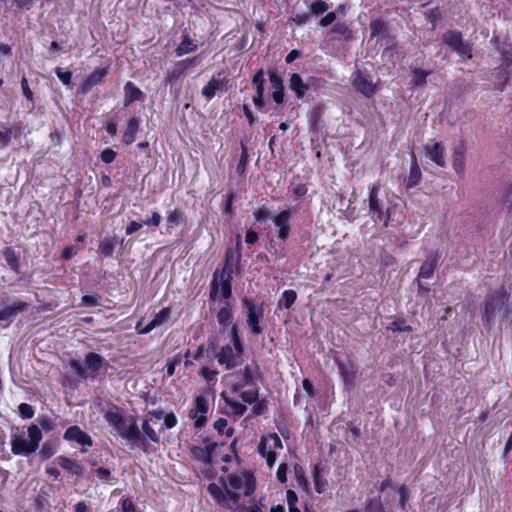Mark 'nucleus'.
I'll return each instance as SVG.
<instances>
[{"instance_id":"obj_50","label":"nucleus","mask_w":512,"mask_h":512,"mask_svg":"<svg viewBox=\"0 0 512 512\" xmlns=\"http://www.w3.org/2000/svg\"><path fill=\"white\" fill-rule=\"evenodd\" d=\"M429 75V72L422 70V69H416L413 72L412 82L414 85H421L426 82V77Z\"/></svg>"},{"instance_id":"obj_28","label":"nucleus","mask_w":512,"mask_h":512,"mask_svg":"<svg viewBox=\"0 0 512 512\" xmlns=\"http://www.w3.org/2000/svg\"><path fill=\"white\" fill-rule=\"evenodd\" d=\"M289 87L292 91L295 92L297 98L301 99L305 95L308 90V85H306L300 75L297 73H293L289 79Z\"/></svg>"},{"instance_id":"obj_7","label":"nucleus","mask_w":512,"mask_h":512,"mask_svg":"<svg viewBox=\"0 0 512 512\" xmlns=\"http://www.w3.org/2000/svg\"><path fill=\"white\" fill-rule=\"evenodd\" d=\"M442 42L456 52L462 59H470L472 57V49L470 45L464 42L461 33L449 30L442 34Z\"/></svg>"},{"instance_id":"obj_20","label":"nucleus","mask_w":512,"mask_h":512,"mask_svg":"<svg viewBox=\"0 0 512 512\" xmlns=\"http://www.w3.org/2000/svg\"><path fill=\"white\" fill-rule=\"evenodd\" d=\"M353 86L365 96H371L374 93V84L366 79L359 71L353 74Z\"/></svg>"},{"instance_id":"obj_23","label":"nucleus","mask_w":512,"mask_h":512,"mask_svg":"<svg viewBox=\"0 0 512 512\" xmlns=\"http://www.w3.org/2000/svg\"><path fill=\"white\" fill-rule=\"evenodd\" d=\"M198 63L199 62L196 58L185 59L175 63L171 72L169 73V78L177 79L183 76L188 68L196 66Z\"/></svg>"},{"instance_id":"obj_34","label":"nucleus","mask_w":512,"mask_h":512,"mask_svg":"<svg viewBox=\"0 0 512 512\" xmlns=\"http://www.w3.org/2000/svg\"><path fill=\"white\" fill-rule=\"evenodd\" d=\"M436 257L434 258H428L425 260L420 268L417 281H422L424 279H428L433 275L435 264H436Z\"/></svg>"},{"instance_id":"obj_3","label":"nucleus","mask_w":512,"mask_h":512,"mask_svg":"<svg viewBox=\"0 0 512 512\" xmlns=\"http://www.w3.org/2000/svg\"><path fill=\"white\" fill-rule=\"evenodd\" d=\"M42 431L36 424L23 428L14 427L11 432V451L14 455L29 456L36 452L42 440Z\"/></svg>"},{"instance_id":"obj_51","label":"nucleus","mask_w":512,"mask_h":512,"mask_svg":"<svg viewBox=\"0 0 512 512\" xmlns=\"http://www.w3.org/2000/svg\"><path fill=\"white\" fill-rule=\"evenodd\" d=\"M19 414L24 419H31L34 416V409L27 403H21L18 407Z\"/></svg>"},{"instance_id":"obj_64","label":"nucleus","mask_w":512,"mask_h":512,"mask_svg":"<svg viewBox=\"0 0 512 512\" xmlns=\"http://www.w3.org/2000/svg\"><path fill=\"white\" fill-rule=\"evenodd\" d=\"M82 302L86 306H95V305H98V303H99L98 297L96 295H84L82 297Z\"/></svg>"},{"instance_id":"obj_17","label":"nucleus","mask_w":512,"mask_h":512,"mask_svg":"<svg viewBox=\"0 0 512 512\" xmlns=\"http://www.w3.org/2000/svg\"><path fill=\"white\" fill-rule=\"evenodd\" d=\"M64 438L68 441H75L80 445L92 446L93 444L91 437L78 426L69 427L64 433Z\"/></svg>"},{"instance_id":"obj_15","label":"nucleus","mask_w":512,"mask_h":512,"mask_svg":"<svg viewBox=\"0 0 512 512\" xmlns=\"http://www.w3.org/2000/svg\"><path fill=\"white\" fill-rule=\"evenodd\" d=\"M424 154L439 167L446 165L445 148L436 141H432L424 147Z\"/></svg>"},{"instance_id":"obj_40","label":"nucleus","mask_w":512,"mask_h":512,"mask_svg":"<svg viewBox=\"0 0 512 512\" xmlns=\"http://www.w3.org/2000/svg\"><path fill=\"white\" fill-rule=\"evenodd\" d=\"M221 396L225 400V403L230 407L231 412L234 415L242 416L246 412L247 407L244 404H242L236 400H233L231 398L226 397L225 393H222Z\"/></svg>"},{"instance_id":"obj_26","label":"nucleus","mask_w":512,"mask_h":512,"mask_svg":"<svg viewBox=\"0 0 512 512\" xmlns=\"http://www.w3.org/2000/svg\"><path fill=\"white\" fill-rule=\"evenodd\" d=\"M421 176L422 174L418 162L416 160V156L412 154L410 172L406 180L407 188H413L417 186L421 180Z\"/></svg>"},{"instance_id":"obj_25","label":"nucleus","mask_w":512,"mask_h":512,"mask_svg":"<svg viewBox=\"0 0 512 512\" xmlns=\"http://www.w3.org/2000/svg\"><path fill=\"white\" fill-rule=\"evenodd\" d=\"M452 166L456 174L459 176L464 175L465 171V148L464 146L457 147L453 152Z\"/></svg>"},{"instance_id":"obj_9","label":"nucleus","mask_w":512,"mask_h":512,"mask_svg":"<svg viewBox=\"0 0 512 512\" xmlns=\"http://www.w3.org/2000/svg\"><path fill=\"white\" fill-rule=\"evenodd\" d=\"M243 488L245 496H250L254 492L255 485L251 476L245 474H232L228 476L227 483L225 484V490L227 494L239 493V491Z\"/></svg>"},{"instance_id":"obj_1","label":"nucleus","mask_w":512,"mask_h":512,"mask_svg":"<svg viewBox=\"0 0 512 512\" xmlns=\"http://www.w3.org/2000/svg\"><path fill=\"white\" fill-rule=\"evenodd\" d=\"M512 314V303L505 291L495 290L487 294L481 306V319L484 326L492 328L496 321L505 320Z\"/></svg>"},{"instance_id":"obj_31","label":"nucleus","mask_w":512,"mask_h":512,"mask_svg":"<svg viewBox=\"0 0 512 512\" xmlns=\"http://www.w3.org/2000/svg\"><path fill=\"white\" fill-rule=\"evenodd\" d=\"M139 119L136 117L131 118L126 126V129L123 134V142L126 144H131L135 140L136 133L139 129Z\"/></svg>"},{"instance_id":"obj_29","label":"nucleus","mask_w":512,"mask_h":512,"mask_svg":"<svg viewBox=\"0 0 512 512\" xmlns=\"http://www.w3.org/2000/svg\"><path fill=\"white\" fill-rule=\"evenodd\" d=\"M247 323L254 334L258 335L261 333L259 313L257 307L254 305L248 304Z\"/></svg>"},{"instance_id":"obj_27","label":"nucleus","mask_w":512,"mask_h":512,"mask_svg":"<svg viewBox=\"0 0 512 512\" xmlns=\"http://www.w3.org/2000/svg\"><path fill=\"white\" fill-rule=\"evenodd\" d=\"M117 240L115 237H105L99 241L98 254L101 257H112Z\"/></svg>"},{"instance_id":"obj_58","label":"nucleus","mask_w":512,"mask_h":512,"mask_svg":"<svg viewBox=\"0 0 512 512\" xmlns=\"http://www.w3.org/2000/svg\"><path fill=\"white\" fill-rule=\"evenodd\" d=\"M21 89L26 99L29 101H33V92L29 88L28 81L25 77H23L21 80Z\"/></svg>"},{"instance_id":"obj_21","label":"nucleus","mask_w":512,"mask_h":512,"mask_svg":"<svg viewBox=\"0 0 512 512\" xmlns=\"http://www.w3.org/2000/svg\"><path fill=\"white\" fill-rule=\"evenodd\" d=\"M269 80L271 83V86L273 88L272 98L273 100L280 104L283 102L284 97V87H283V80L280 75L276 73V71H269Z\"/></svg>"},{"instance_id":"obj_61","label":"nucleus","mask_w":512,"mask_h":512,"mask_svg":"<svg viewBox=\"0 0 512 512\" xmlns=\"http://www.w3.org/2000/svg\"><path fill=\"white\" fill-rule=\"evenodd\" d=\"M253 407H252V412L254 415H261L265 412L266 410V405H265V402L264 401H256L255 403H253Z\"/></svg>"},{"instance_id":"obj_24","label":"nucleus","mask_w":512,"mask_h":512,"mask_svg":"<svg viewBox=\"0 0 512 512\" xmlns=\"http://www.w3.org/2000/svg\"><path fill=\"white\" fill-rule=\"evenodd\" d=\"M198 63L199 62L196 58L185 59L175 63L171 72L169 73V78L177 79L183 76L188 68L196 66Z\"/></svg>"},{"instance_id":"obj_16","label":"nucleus","mask_w":512,"mask_h":512,"mask_svg":"<svg viewBox=\"0 0 512 512\" xmlns=\"http://www.w3.org/2000/svg\"><path fill=\"white\" fill-rule=\"evenodd\" d=\"M108 74V68H97L95 69L81 84L79 87V93L86 94L94 86L100 84L106 75Z\"/></svg>"},{"instance_id":"obj_47","label":"nucleus","mask_w":512,"mask_h":512,"mask_svg":"<svg viewBox=\"0 0 512 512\" xmlns=\"http://www.w3.org/2000/svg\"><path fill=\"white\" fill-rule=\"evenodd\" d=\"M142 431L144 433V435L149 439L151 440L152 442H158L159 441V437L157 435V433L155 432V430L150 426L149 422L148 421H144L143 424H142Z\"/></svg>"},{"instance_id":"obj_39","label":"nucleus","mask_w":512,"mask_h":512,"mask_svg":"<svg viewBox=\"0 0 512 512\" xmlns=\"http://www.w3.org/2000/svg\"><path fill=\"white\" fill-rule=\"evenodd\" d=\"M196 48L197 46L193 43V41L188 36H184L181 43L176 48L175 53L180 57L196 50Z\"/></svg>"},{"instance_id":"obj_11","label":"nucleus","mask_w":512,"mask_h":512,"mask_svg":"<svg viewBox=\"0 0 512 512\" xmlns=\"http://www.w3.org/2000/svg\"><path fill=\"white\" fill-rule=\"evenodd\" d=\"M208 412V399L205 396H197L195 406L189 412V417L195 420V426L201 428L206 423Z\"/></svg>"},{"instance_id":"obj_12","label":"nucleus","mask_w":512,"mask_h":512,"mask_svg":"<svg viewBox=\"0 0 512 512\" xmlns=\"http://www.w3.org/2000/svg\"><path fill=\"white\" fill-rule=\"evenodd\" d=\"M162 216L158 211H153L151 213V216L146 219L145 221H136L133 220L129 222L125 228L126 235H132L138 230H140L143 226H147L151 228L152 231H154L155 228L159 226L161 223Z\"/></svg>"},{"instance_id":"obj_32","label":"nucleus","mask_w":512,"mask_h":512,"mask_svg":"<svg viewBox=\"0 0 512 512\" xmlns=\"http://www.w3.org/2000/svg\"><path fill=\"white\" fill-rule=\"evenodd\" d=\"M56 461L61 468L71 472L74 475H81L83 472L82 467L78 463L65 456L58 457Z\"/></svg>"},{"instance_id":"obj_22","label":"nucleus","mask_w":512,"mask_h":512,"mask_svg":"<svg viewBox=\"0 0 512 512\" xmlns=\"http://www.w3.org/2000/svg\"><path fill=\"white\" fill-rule=\"evenodd\" d=\"M144 98L143 92L133 83L127 82L124 86V105L128 106L132 102L142 100Z\"/></svg>"},{"instance_id":"obj_46","label":"nucleus","mask_w":512,"mask_h":512,"mask_svg":"<svg viewBox=\"0 0 512 512\" xmlns=\"http://www.w3.org/2000/svg\"><path fill=\"white\" fill-rule=\"evenodd\" d=\"M37 422L39 424L40 430L43 429L44 431H47V432L54 430L56 427L54 420H52L51 418H49L47 416L39 417L37 419Z\"/></svg>"},{"instance_id":"obj_35","label":"nucleus","mask_w":512,"mask_h":512,"mask_svg":"<svg viewBox=\"0 0 512 512\" xmlns=\"http://www.w3.org/2000/svg\"><path fill=\"white\" fill-rule=\"evenodd\" d=\"M338 368L346 385H351L356 377V371L351 364L338 363Z\"/></svg>"},{"instance_id":"obj_43","label":"nucleus","mask_w":512,"mask_h":512,"mask_svg":"<svg viewBox=\"0 0 512 512\" xmlns=\"http://www.w3.org/2000/svg\"><path fill=\"white\" fill-rule=\"evenodd\" d=\"M297 298V294L294 290H285L282 293V299L280 301V305L284 306L286 309L290 308Z\"/></svg>"},{"instance_id":"obj_19","label":"nucleus","mask_w":512,"mask_h":512,"mask_svg":"<svg viewBox=\"0 0 512 512\" xmlns=\"http://www.w3.org/2000/svg\"><path fill=\"white\" fill-rule=\"evenodd\" d=\"M171 310L170 308H163L161 311H159L154 318L147 323L140 331L141 334H147L151 332L153 329L161 326L162 324L166 323L170 318Z\"/></svg>"},{"instance_id":"obj_8","label":"nucleus","mask_w":512,"mask_h":512,"mask_svg":"<svg viewBox=\"0 0 512 512\" xmlns=\"http://www.w3.org/2000/svg\"><path fill=\"white\" fill-rule=\"evenodd\" d=\"M282 448V442L276 433L262 437L258 446V452L266 458L269 467L276 461L275 451Z\"/></svg>"},{"instance_id":"obj_10","label":"nucleus","mask_w":512,"mask_h":512,"mask_svg":"<svg viewBox=\"0 0 512 512\" xmlns=\"http://www.w3.org/2000/svg\"><path fill=\"white\" fill-rule=\"evenodd\" d=\"M208 492L216 503L224 508L233 509L239 503L240 493L227 494L226 490L224 491L216 483H211L208 486Z\"/></svg>"},{"instance_id":"obj_45","label":"nucleus","mask_w":512,"mask_h":512,"mask_svg":"<svg viewBox=\"0 0 512 512\" xmlns=\"http://www.w3.org/2000/svg\"><path fill=\"white\" fill-rule=\"evenodd\" d=\"M27 307H28V303L21 301L19 299H15L10 305H8V308L13 317H15L17 314L25 311Z\"/></svg>"},{"instance_id":"obj_30","label":"nucleus","mask_w":512,"mask_h":512,"mask_svg":"<svg viewBox=\"0 0 512 512\" xmlns=\"http://www.w3.org/2000/svg\"><path fill=\"white\" fill-rule=\"evenodd\" d=\"M183 216H184L183 212L178 208L169 210L166 215L167 231H170L171 229L178 227L183 221Z\"/></svg>"},{"instance_id":"obj_18","label":"nucleus","mask_w":512,"mask_h":512,"mask_svg":"<svg viewBox=\"0 0 512 512\" xmlns=\"http://www.w3.org/2000/svg\"><path fill=\"white\" fill-rule=\"evenodd\" d=\"M291 218V212L284 210L273 218L274 224L279 228L278 237L285 240L288 237L290 231L289 221Z\"/></svg>"},{"instance_id":"obj_54","label":"nucleus","mask_w":512,"mask_h":512,"mask_svg":"<svg viewBox=\"0 0 512 512\" xmlns=\"http://www.w3.org/2000/svg\"><path fill=\"white\" fill-rule=\"evenodd\" d=\"M193 454L196 458H198L199 460H202L203 462H209L210 461V452L208 451L207 448H194L193 450Z\"/></svg>"},{"instance_id":"obj_41","label":"nucleus","mask_w":512,"mask_h":512,"mask_svg":"<svg viewBox=\"0 0 512 512\" xmlns=\"http://www.w3.org/2000/svg\"><path fill=\"white\" fill-rule=\"evenodd\" d=\"M217 320L220 325H223V326L231 325L232 324L231 309L228 306L222 307L217 314Z\"/></svg>"},{"instance_id":"obj_5","label":"nucleus","mask_w":512,"mask_h":512,"mask_svg":"<svg viewBox=\"0 0 512 512\" xmlns=\"http://www.w3.org/2000/svg\"><path fill=\"white\" fill-rule=\"evenodd\" d=\"M230 335L232 343L223 346L216 354V359L220 365H224L230 370L239 366L242 362L243 345L238 336V329L235 324L231 325Z\"/></svg>"},{"instance_id":"obj_2","label":"nucleus","mask_w":512,"mask_h":512,"mask_svg":"<svg viewBox=\"0 0 512 512\" xmlns=\"http://www.w3.org/2000/svg\"><path fill=\"white\" fill-rule=\"evenodd\" d=\"M368 202L370 215L376 222H383L387 227L390 222L401 221L395 212L398 205L390 204L388 193H381L378 185H373L369 189Z\"/></svg>"},{"instance_id":"obj_37","label":"nucleus","mask_w":512,"mask_h":512,"mask_svg":"<svg viewBox=\"0 0 512 512\" xmlns=\"http://www.w3.org/2000/svg\"><path fill=\"white\" fill-rule=\"evenodd\" d=\"M248 389H242L241 391H234L235 393H239L240 398L243 402L248 404L255 403L259 398V391L257 387H247Z\"/></svg>"},{"instance_id":"obj_13","label":"nucleus","mask_w":512,"mask_h":512,"mask_svg":"<svg viewBox=\"0 0 512 512\" xmlns=\"http://www.w3.org/2000/svg\"><path fill=\"white\" fill-rule=\"evenodd\" d=\"M501 64L496 67V77L499 79L501 84H505L512 74V51L506 49L501 52Z\"/></svg>"},{"instance_id":"obj_14","label":"nucleus","mask_w":512,"mask_h":512,"mask_svg":"<svg viewBox=\"0 0 512 512\" xmlns=\"http://www.w3.org/2000/svg\"><path fill=\"white\" fill-rule=\"evenodd\" d=\"M258 376V367L254 364L247 365L239 381L231 386L232 391H241L244 388L253 386Z\"/></svg>"},{"instance_id":"obj_59","label":"nucleus","mask_w":512,"mask_h":512,"mask_svg":"<svg viewBox=\"0 0 512 512\" xmlns=\"http://www.w3.org/2000/svg\"><path fill=\"white\" fill-rule=\"evenodd\" d=\"M398 492H399V497H400V505L402 507H404L405 503L409 499V489L406 486H401L399 488Z\"/></svg>"},{"instance_id":"obj_56","label":"nucleus","mask_w":512,"mask_h":512,"mask_svg":"<svg viewBox=\"0 0 512 512\" xmlns=\"http://www.w3.org/2000/svg\"><path fill=\"white\" fill-rule=\"evenodd\" d=\"M56 75L60 79V81L65 84L69 85L71 82L72 74L69 71H63L60 68L56 69Z\"/></svg>"},{"instance_id":"obj_44","label":"nucleus","mask_w":512,"mask_h":512,"mask_svg":"<svg viewBox=\"0 0 512 512\" xmlns=\"http://www.w3.org/2000/svg\"><path fill=\"white\" fill-rule=\"evenodd\" d=\"M57 451V445L53 441H45L41 450L40 454L44 458H50L53 456Z\"/></svg>"},{"instance_id":"obj_63","label":"nucleus","mask_w":512,"mask_h":512,"mask_svg":"<svg viewBox=\"0 0 512 512\" xmlns=\"http://www.w3.org/2000/svg\"><path fill=\"white\" fill-rule=\"evenodd\" d=\"M257 221H266L269 218V211L266 208H260L254 212Z\"/></svg>"},{"instance_id":"obj_33","label":"nucleus","mask_w":512,"mask_h":512,"mask_svg":"<svg viewBox=\"0 0 512 512\" xmlns=\"http://www.w3.org/2000/svg\"><path fill=\"white\" fill-rule=\"evenodd\" d=\"M103 364V358L96 353L90 352L85 356L84 366L85 369L96 372Z\"/></svg>"},{"instance_id":"obj_52","label":"nucleus","mask_w":512,"mask_h":512,"mask_svg":"<svg viewBox=\"0 0 512 512\" xmlns=\"http://www.w3.org/2000/svg\"><path fill=\"white\" fill-rule=\"evenodd\" d=\"M247 163H248V153H247V149L243 146L241 157H240L239 163L236 168L238 174L242 175L244 173Z\"/></svg>"},{"instance_id":"obj_62","label":"nucleus","mask_w":512,"mask_h":512,"mask_svg":"<svg viewBox=\"0 0 512 512\" xmlns=\"http://www.w3.org/2000/svg\"><path fill=\"white\" fill-rule=\"evenodd\" d=\"M286 472H287V465L285 463H282L278 469H277V472H276V476H277V479L284 483L286 482L287 478H286Z\"/></svg>"},{"instance_id":"obj_4","label":"nucleus","mask_w":512,"mask_h":512,"mask_svg":"<svg viewBox=\"0 0 512 512\" xmlns=\"http://www.w3.org/2000/svg\"><path fill=\"white\" fill-rule=\"evenodd\" d=\"M104 418L121 438L132 443L140 439V430L136 419L133 416H125L120 408L110 407L105 412Z\"/></svg>"},{"instance_id":"obj_38","label":"nucleus","mask_w":512,"mask_h":512,"mask_svg":"<svg viewBox=\"0 0 512 512\" xmlns=\"http://www.w3.org/2000/svg\"><path fill=\"white\" fill-rule=\"evenodd\" d=\"M3 256L7 262V264L9 265V267L15 272V273H19V268H20V265H19V257L17 256V254L15 253V251L10 248V247H6L4 250H3Z\"/></svg>"},{"instance_id":"obj_6","label":"nucleus","mask_w":512,"mask_h":512,"mask_svg":"<svg viewBox=\"0 0 512 512\" xmlns=\"http://www.w3.org/2000/svg\"><path fill=\"white\" fill-rule=\"evenodd\" d=\"M232 275V272L222 269H217L214 272L210 292V296L212 298H217L219 296L229 298L231 296Z\"/></svg>"},{"instance_id":"obj_53","label":"nucleus","mask_w":512,"mask_h":512,"mask_svg":"<svg viewBox=\"0 0 512 512\" xmlns=\"http://www.w3.org/2000/svg\"><path fill=\"white\" fill-rule=\"evenodd\" d=\"M71 370L76 374L79 378H86L85 367L77 360H72L70 362Z\"/></svg>"},{"instance_id":"obj_48","label":"nucleus","mask_w":512,"mask_h":512,"mask_svg":"<svg viewBox=\"0 0 512 512\" xmlns=\"http://www.w3.org/2000/svg\"><path fill=\"white\" fill-rule=\"evenodd\" d=\"M329 9L326 2L317 0L310 5V11L314 15H319L326 12Z\"/></svg>"},{"instance_id":"obj_60","label":"nucleus","mask_w":512,"mask_h":512,"mask_svg":"<svg viewBox=\"0 0 512 512\" xmlns=\"http://www.w3.org/2000/svg\"><path fill=\"white\" fill-rule=\"evenodd\" d=\"M177 424V418L173 413H169L164 417V425L167 429L175 427Z\"/></svg>"},{"instance_id":"obj_36","label":"nucleus","mask_w":512,"mask_h":512,"mask_svg":"<svg viewBox=\"0 0 512 512\" xmlns=\"http://www.w3.org/2000/svg\"><path fill=\"white\" fill-rule=\"evenodd\" d=\"M220 88H221V81L215 77H212L210 79V81L203 87L202 95L207 100H211Z\"/></svg>"},{"instance_id":"obj_55","label":"nucleus","mask_w":512,"mask_h":512,"mask_svg":"<svg viewBox=\"0 0 512 512\" xmlns=\"http://www.w3.org/2000/svg\"><path fill=\"white\" fill-rule=\"evenodd\" d=\"M253 84L256 87L258 94H264V78L263 71H259L253 78Z\"/></svg>"},{"instance_id":"obj_42","label":"nucleus","mask_w":512,"mask_h":512,"mask_svg":"<svg viewBox=\"0 0 512 512\" xmlns=\"http://www.w3.org/2000/svg\"><path fill=\"white\" fill-rule=\"evenodd\" d=\"M238 257L239 256L236 255V253L232 249H228L225 255V263L222 270H226L233 273L234 266L238 261Z\"/></svg>"},{"instance_id":"obj_49","label":"nucleus","mask_w":512,"mask_h":512,"mask_svg":"<svg viewBox=\"0 0 512 512\" xmlns=\"http://www.w3.org/2000/svg\"><path fill=\"white\" fill-rule=\"evenodd\" d=\"M95 475L105 483H111L113 480L111 471L109 469L99 467L94 470Z\"/></svg>"},{"instance_id":"obj_57","label":"nucleus","mask_w":512,"mask_h":512,"mask_svg":"<svg viewBox=\"0 0 512 512\" xmlns=\"http://www.w3.org/2000/svg\"><path fill=\"white\" fill-rule=\"evenodd\" d=\"M116 152L110 148H106L101 153V160L105 163H111L116 158Z\"/></svg>"}]
</instances>
